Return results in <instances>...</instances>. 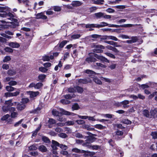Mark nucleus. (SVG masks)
I'll return each instance as SVG.
<instances>
[{"instance_id": "obj_1", "label": "nucleus", "mask_w": 157, "mask_h": 157, "mask_svg": "<svg viewBox=\"0 0 157 157\" xmlns=\"http://www.w3.org/2000/svg\"><path fill=\"white\" fill-rule=\"evenodd\" d=\"M52 113L53 115L58 117L57 120L60 121H64L66 120L65 118L63 117V115H66L72 116L75 115L76 114L70 112L63 109L61 112H59L56 109H53L52 111Z\"/></svg>"}, {"instance_id": "obj_2", "label": "nucleus", "mask_w": 157, "mask_h": 157, "mask_svg": "<svg viewBox=\"0 0 157 157\" xmlns=\"http://www.w3.org/2000/svg\"><path fill=\"white\" fill-rule=\"evenodd\" d=\"M92 48H94L93 49V51L95 53H101L103 52V49H105V47L104 46L99 44H97L93 43L92 45Z\"/></svg>"}, {"instance_id": "obj_3", "label": "nucleus", "mask_w": 157, "mask_h": 157, "mask_svg": "<svg viewBox=\"0 0 157 157\" xmlns=\"http://www.w3.org/2000/svg\"><path fill=\"white\" fill-rule=\"evenodd\" d=\"M20 93V90H18L17 91L14 92H6L5 93V96L6 98L16 96L18 95Z\"/></svg>"}, {"instance_id": "obj_4", "label": "nucleus", "mask_w": 157, "mask_h": 157, "mask_svg": "<svg viewBox=\"0 0 157 157\" xmlns=\"http://www.w3.org/2000/svg\"><path fill=\"white\" fill-rule=\"evenodd\" d=\"M78 82L79 84H86L89 83H91L92 80L90 78H87L84 79H78Z\"/></svg>"}, {"instance_id": "obj_5", "label": "nucleus", "mask_w": 157, "mask_h": 157, "mask_svg": "<svg viewBox=\"0 0 157 157\" xmlns=\"http://www.w3.org/2000/svg\"><path fill=\"white\" fill-rule=\"evenodd\" d=\"M89 57L86 58L85 59V61L87 62L88 63L94 62L97 60V59L93 56L91 53H89Z\"/></svg>"}, {"instance_id": "obj_6", "label": "nucleus", "mask_w": 157, "mask_h": 157, "mask_svg": "<svg viewBox=\"0 0 157 157\" xmlns=\"http://www.w3.org/2000/svg\"><path fill=\"white\" fill-rule=\"evenodd\" d=\"M132 25L131 24H124L121 25H113V24H109V27H116L118 28L119 27H124V28H127V27H130L132 26Z\"/></svg>"}, {"instance_id": "obj_7", "label": "nucleus", "mask_w": 157, "mask_h": 157, "mask_svg": "<svg viewBox=\"0 0 157 157\" xmlns=\"http://www.w3.org/2000/svg\"><path fill=\"white\" fill-rule=\"evenodd\" d=\"M60 145V144L54 140H52V144H51V147L52 148V150H57L58 148L57 147H59Z\"/></svg>"}, {"instance_id": "obj_8", "label": "nucleus", "mask_w": 157, "mask_h": 157, "mask_svg": "<svg viewBox=\"0 0 157 157\" xmlns=\"http://www.w3.org/2000/svg\"><path fill=\"white\" fill-rule=\"evenodd\" d=\"M82 153H84L83 155L85 157H88L89 156H91L95 154V153L94 152H90L89 151H86L84 150H82Z\"/></svg>"}, {"instance_id": "obj_9", "label": "nucleus", "mask_w": 157, "mask_h": 157, "mask_svg": "<svg viewBox=\"0 0 157 157\" xmlns=\"http://www.w3.org/2000/svg\"><path fill=\"white\" fill-rule=\"evenodd\" d=\"M88 76L89 78H93V81L97 84L99 85L102 84L101 81L96 77H95L94 75H89Z\"/></svg>"}, {"instance_id": "obj_10", "label": "nucleus", "mask_w": 157, "mask_h": 157, "mask_svg": "<svg viewBox=\"0 0 157 157\" xmlns=\"http://www.w3.org/2000/svg\"><path fill=\"white\" fill-rule=\"evenodd\" d=\"M1 21L3 24H0V30H2L5 29H8L10 27L11 28V27L10 26V25L5 24L6 23L5 21Z\"/></svg>"}, {"instance_id": "obj_11", "label": "nucleus", "mask_w": 157, "mask_h": 157, "mask_svg": "<svg viewBox=\"0 0 157 157\" xmlns=\"http://www.w3.org/2000/svg\"><path fill=\"white\" fill-rule=\"evenodd\" d=\"M8 45L12 48H18L20 45L19 43L16 42H11L9 43Z\"/></svg>"}, {"instance_id": "obj_12", "label": "nucleus", "mask_w": 157, "mask_h": 157, "mask_svg": "<svg viewBox=\"0 0 157 157\" xmlns=\"http://www.w3.org/2000/svg\"><path fill=\"white\" fill-rule=\"evenodd\" d=\"M37 19H42L44 20H46L47 19V17L45 15L43 14V12L38 13L36 15Z\"/></svg>"}, {"instance_id": "obj_13", "label": "nucleus", "mask_w": 157, "mask_h": 157, "mask_svg": "<svg viewBox=\"0 0 157 157\" xmlns=\"http://www.w3.org/2000/svg\"><path fill=\"white\" fill-rule=\"evenodd\" d=\"M41 140L44 143L49 144H51V142L50 140L48 137L45 136H42Z\"/></svg>"}, {"instance_id": "obj_14", "label": "nucleus", "mask_w": 157, "mask_h": 157, "mask_svg": "<svg viewBox=\"0 0 157 157\" xmlns=\"http://www.w3.org/2000/svg\"><path fill=\"white\" fill-rule=\"evenodd\" d=\"M26 105L24 104L19 103L17 104L16 108L18 110L21 111L24 109Z\"/></svg>"}, {"instance_id": "obj_15", "label": "nucleus", "mask_w": 157, "mask_h": 157, "mask_svg": "<svg viewBox=\"0 0 157 157\" xmlns=\"http://www.w3.org/2000/svg\"><path fill=\"white\" fill-rule=\"evenodd\" d=\"M68 42H69L68 40H64L61 42H59L58 44L59 45V48L62 49Z\"/></svg>"}, {"instance_id": "obj_16", "label": "nucleus", "mask_w": 157, "mask_h": 157, "mask_svg": "<svg viewBox=\"0 0 157 157\" xmlns=\"http://www.w3.org/2000/svg\"><path fill=\"white\" fill-rule=\"evenodd\" d=\"M30 98H33L38 95L39 94V92L38 91H30Z\"/></svg>"}, {"instance_id": "obj_17", "label": "nucleus", "mask_w": 157, "mask_h": 157, "mask_svg": "<svg viewBox=\"0 0 157 157\" xmlns=\"http://www.w3.org/2000/svg\"><path fill=\"white\" fill-rule=\"evenodd\" d=\"M7 16L11 17H14L13 15L10 12L8 13L5 12V13H0V16L3 17H6Z\"/></svg>"}, {"instance_id": "obj_18", "label": "nucleus", "mask_w": 157, "mask_h": 157, "mask_svg": "<svg viewBox=\"0 0 157 157\" xmlns=\"http://www.w3.org/2000/svg\"><path fill=\"white\" fill-rule=\"evenodd\" d=\"M39 150L42 152H47L48 150L46 147L43 145H41L39 146L38 148Z\"/></svg>"}, {"instance_id": "obj_19", "label": "nucleus", "mask_w": 157, "mask_h": 157, "mask_svg": "<svg viewBox=\"0 0 157 157\" xmlns=\"http://www.w3.org/2000/svg\"><path fill=\"white\" fill-rule=\"evenodd\" d=\"M86 137L87 139L86 140V141H88L90 143L93 142L95 139V138L93 136H86Z\"/></svg>"}, {"instance_id": "obj_20", "label": "nucleus", "mask_w": 157, "mask_h": 157, "mask_svg": "<svg viewBox=\"0 0 157 157\" xmlns=\"http://www.w3.org/2000/svg\"><path fill=\"white\" fill-rule=\"evenodd\" d=\"M83 128L86 129L88 131H94L95 130L94 128L90 127V125L84 124L82 126Z\"/></svg>"}, {"instance_id": "obj_21", "label": "nucleus", "mask_w": 157, "mask_h": 157, "mask_svg": "<svg viewBox=\"0 0 157 157\" xmlns=\"http://www.w3.org/2000/svg\"><path fill=\"white\" fill-rule=\"evenodd\" d=\"M7 73L9 75L13 76L16 74V71L15 70L10 69L8 70Z\"/></svg>"}, {"instance_id": "obj_22", "label": "nucleus", "mask_w": 157, "mask_h": 157, "mask_svg": "<svg viewBox=\"0 0 157 157\" xmlns=\"http://www.w3.org/2000/svg\"><path fill=\"white\" fill-rule=\"evenodd\" d=\"M109 24L104 22H102L101 24H97L96 28H99L105 26H109Z\"/></svg>"}, {"instance_id": "obj_23", "label": "nucleus", "mask_w": 157, "mask_h": 157, "mask_svg": "<svg viewBox=\"0 0 157 157\" xmlns=\"http://www.w3.org/2000/svg\"><path fill=\"white\" fill-rule=\"evenodd\" d=\"M46 76L44 74H39L38 76V78L39 80H40L41 82H43L44 80L46 78Z\"/></svg>"}, {"instance_id": "obj_24", "label": "nucleus", "mask_w": 157, "mask_h": 157, "mask_svg": "<svg viewBox=\"0 0 157 157\" xmlns=\"http://www.w3.org/2000/svg\"><path fill=\"white\" fill-rule=\"evenodd\" d=\"M80 107L77 103H75L73 104L71 107L72 110H77L80 109Z\"/></svg>"}, {"instance_id": "obj_25", "label": "nucleus", "mask_w": 157, "mask_h": 157, "mask_svg": "<svg viewBox=\"0 0 157 157\" xmlns=\"http://www.w3.org/2000/svg\"><path fill=\"white\" fill-rule=\"evenodd\" d=\"M82 3L81 2L79 1H74L72 3V5L73 6H81L82 5Z\"/></svg>"}, {"instance_id": "obj_26", "label": "nucleus", "mask_w": 157, "mask_h": 157, "mask_svg": "<svg viewBox=\"0 0 157 157\" xmlns=\"http://www.w3.org/2000/svg\"><path fill=\"white\" fill-rule=\"evenodd\" d=\"M16 89L11 86H7L6 87V90L8 92H11L15 90Z\"/></svg>"}, {"instance_id": "obj_27", "label": "nucleus", "mask_w": 157, "mask_h": 157, "mask_svg": "<svg viewBox=\"0 0 157 157\" xmlns=\"http://www.w3.org/2000/svg\"><path fill=\"white\" fill-rule=\"evenodd\" d=\"M107 48L108 49L113 51L116 53H118L119 52V51H118L117 49L114 47L110 46H107Z\"/></svg>"}, {"instance_id": "obj_28", "label": "nucleus", "mask_w": 157, "mask_h": 157, "mask_svg": "<svg viewBox=\"0 0 157 157\" xmlns=\"http://www.w3.org/2000/svg\"><path fill=\"white\" fill-rule=\"evenodd\" d=\"M37 144H34L29 147V149L30 151L36 150L37 149Z\"/></svg>"}, {"instance_id": "obj_29", "label": "nucleus", "mask_w": 157, "mask_h": 157, "mask_svg": "<svg viewBox=\"0 0 157 157\" xmlns=\"http://www.w3.org/2000/svg\"><path fill=\"white\" fill-rule=\"evenodd\" d=\"M75 88L76 89L78 93H82L84 91L83 88L79 86H76L75 87Z\"/></svg>"}, {"instance_id": "obj_30", "label": "nucleus", "mask_w": 157, "mask_h": 157, "mask_svg": "<svg viewBox=\"0 0 157 157\" xmlns=\"http://www.w3.org/2000/svg\"><path fill=\"white\" fill-rule=\"evenodd\" d=\"M96 26H97V24H88L86 25L85 27L86 28H96Z\"/></svg>"}, {"instance_id": "obj_31", "label": "nucleus", "mask_w": 157, "mask_h": 157, "mask_svg": "<svg viewBox=\"0 0 157 157\" xmlns=\"http://www.w3.org/2000/svg\"><path fill=\"white\" fill-rule=\"evenodd\" d=\"M94 3L97 5H102L103 4L104 0H94Z\"/></svg>"}, {"instance_id": "obj_32", "label": "nucleus", "mask_w": 157, "mask_h": 157, "mask_svg": "<svg viewBox=\"0 0 157 157\" xmlns=\"http://www.w3.org/2000/svg\"><path fill=\"white\" fill-rule=\"evenodd\" d=\"M41 109L40 107H38L36 109L33 110L30 112V113H38L40 112Z\"/></svg>"}, {"instance_id": "obj_33", "label": "nucleus", "mask_w": 157, "mask_h": 157, "mask_svg": "<svg viewBox=\"0 0 157 157\" xmlns=\"http://www.w3.org/2000/svg\"><path fill=\"white\" fill-rule=\"evenodd\" d=\"M48 70L47 68H45L44 67H41L39 68V71L44 73L47 72Z\"/></svg>"}, {"instance_id": "obj_34", "label": "nucleus", "mask_w": 157, "mask_h": 157, "mask_svg": "<svg viewBox=\"0 0 157 157\" xmlns=\"http://www.w3.org/2000/svg\"><path fill=\"white\" fill-rule=\"evenodd\" d=\"M122 123L126 124H130L132 123V122L128 119H123L122 120Z\"/></svg>"}, {"instance_id": "obj_35", "label": "nucleus", "mask_w": 157, "mask_h": 157, "mask_svg": "<svg viewBox=\"0 0 157 157\" xmlns=\"http://www.w3.org/2000/svg\"><path fill=\"white\" fill-rule=\"evenodd\" d=\"M48 123L49 125H52L56 123V121L52 118H49L48 120Z\"/></svg>"}, {"instance_id": "obj_36", "label": "nucleus", "mask_w": 157, "mask_h": 157, "mask_svg": "<svg viewBox=\"0 0 157 157\" xmlns=\"http://www.w3.org/2000/svg\"><path fill=\"white\" fill-rule=\"evenodd\" d=\"M94 127L96 128L99 129H103L105 127V126H103L101 124H96L94 126Z\"/></svg>"}, {"instance_id": "obj_37", "label": "nucleus", "mask_w": 157, "mask_h": 157, "mask_svg": "<svg viewBox=\"0 0 157 157\" xmlns=\"http://www.w3.org/2000/svg\"><path fill=\"white\" fill-rule=\"evenodd\" d=\"M143 114L144 116L147 117H148L149 116V112L148 110H144L143 111Z\"/></svg>"}, {"instance_id": "obj_38", "label": "nucleus", "mask_w": 157, "mask_h": 157, "mask_svg": "<svg viewBox=\"0 0 157 157\" xmlns=\"http://www.w3.org/2000/svg\"><path fill=\"white\" fill-rule=\"evenodd\" d=\"M10 116L9 114H6L3 116L1 118V120L2 121H7L9 117H10Z\"/></svg>"}, {"instance_id": "obj_39", "label": "nucleus", "mask_w": 157, "mask_h": 157, "mask_svg": "<svg viewBox=\"0 0 157 157\" xmlns=\"http://www.w3.org/2000/svg\"><path fill=\"white\" fill-rule=\"evenodd\" d=\"M60 102L63 104H68L71 103L70 101L68 100L67 99H62L60 100Z\"/></svg>"}, {"instance_id": "obj_40", "label": "nucleus", "mask_w": 157, "mask_h": 157, "mask_svg": "<svg viewBox=\"0 0 157 157\" xmlns=\"http://www.w3.org/2000/svg\"><path fill=\"white\" fill-rule=\"evenodd\" d=\"M151 135L153 139H155L157 138V131L152 132Z\"/></svg>"}, {"instance_id": "obj_41", "label": "nucleus", "mask_w": 157, "mask_h": 157, "mask_svg": "<svg viewBox=\"0 0 157 157\" xmlns=\"http://www.w3.org/2000/svg\"><path fill=\"white\" fill-rule=\"evenodd\" d=\"M151 115L152 117H154L155 114L157 113V110L155 109L151 110L150 111Z\"/></svg>"}, {"instance_id": "obj_42", "label": "nucleus", "mask_w": 157, "mask_h": 157, "mask_svg": "<svg viewBox=\"0 0 157 157\" xmlns=\"http://www.w3.org/2000/svg\"><path fill=\"white\" fill-rule=\"evenodd\" d=\"M10 105H7L6 106H2V109L3 111L6 112L7 111H9Z\"/></svg>"}, {"instance_id": "obj_43", "label": "nucleus", "mask_w": 157, "mask_h": 157, "mask_svg": "<svg viewBox=\"0 0 157 157\" xmlns=\"http://www.w3.org/2000/svg\"><path fill=\"white\" fill-rule=\"evenodd\" d=\"M84 72L85 73L90 74L89 75H93V74L95 73V72L94 71L89 69H87L86 70L84 71Z\"/></svg>"}, {"instance_id": "obj_44", "label": "nucleus", "mask_w": 157, "mask_h": 157, "mask_svg": "<svg viewBox=\"0 0 157 157\" xmlns=\"http://www.w3.org/2000/svg\"><path fill=\"white\" fill-rule=\"evenodd\" d=\"M74 95V94H73V95L71 96L70 94H66L65 95H64V98L66 99H69V100H71L72 99V98L73 97V95Z\"/></svg>"}, {"instance_id": "obj_45", "label": "nucleus", "mask_w": 157, "mask_h": 157, "mask_svg": "<svg viewBox=\"0 0 157 157\" xmlns=\"http://www.w3.org/2000/svg\"><path fill=\"white\" fill-rule=\"evenodd\" d=\"M81 35L79 34H74L71 36V37L72 39H75L79 38Z\"/></svg>"}, {"instance_id": "obj_46", "label": "nucleus", "mask_w": 157, "mask_h": 157, "mask_svg": "<svg viewBox=\"0 0 157 157\" xmlns=\"http://www.w3.org/2000/svg\"><path fill=\"white\" fill-rule=\"evenodd\" d=\"M100 60L103 62H105L108 63L109 62V60H108L106 58H105V57L102 56H101Z\"/></svg>"}, {"instance_id": "obj_47", "label": "nucleus", "mask_w": 157, "mask_h": 157, "mask_svg": "<svg viewBox=\"0 0 157 157\" xmlns=\"http://www.w3.org/2000/svg\"><path fill=\"white\" fill-rule=\"evenodd\" d=\"M5 52H8L12 53L13 52V49L10 47H6L4 48Z\"/></svg>"}, {"instance_id": "obj_48", "label": "nucleus", "mask_w": 157, "mask_h": 157, "mask_svg": "<svg viewBox=\"0 0 157 157\" xmlns=\"http://www.w3.org/2000/svg\"><path fill=\"white\" fill-rule=\"evenodd\" d=\"M90 144L89 142L88 141H86V142H84L83 143L82 145L83 146L86 147L88 148H90Z\"/></svg>"}, {"instance_id": "obj_49", "label": "nucleus", "mask_w": 157, "mask_h": 157, "mask_svg": "<svg viewBox=\"0 0 157 157\" xmlns=\"http://www.w3.org/2000/svg\"><path fill=\"white\" fill-rule=\"evenodd\" d=\"M59 137L62 138H65L68 137V136L67 134L65 133H61L59 134Z\"/></svg>"}, {"instance_id": "obj_50", "label": "nucleus", "mask_w": 157, "mask_h": 157, "mask_svg": "<svg viewBox=\"0 0 157 157\" xmlns=\"http://www.w3.org/2000/svg\"><path fill=\"white\" fill-rule=\"evenodd\" d=\"M72 151L75 152L79 153H82V150H80V149L76 148H73L72 149Z\"/></svg>"}, {"instance_id": "obj_51", "label": "nucleus", "mask_w": 157, "mask_h": 157, "mask_svg": "<svg viewBox=\"0 0 157 157\" xmlns=\"http://www.w3.org/2000/svg\"><path fill=\"white\" fill-rule=\"evenodd\" d=\"M9 8H7L6 7L0 6V12L5 13L6 11H7Z\"/></svg>"}, {"instance_id": "obj_52", "label": "nucleus", "mask_w": 157, "mask_h": 157, "mask_svg": "<svg viewBox=\"0 0 157 157\" xmlns=\"http://www.w3.org/2000/svg\"><path fill=\"white\" fill-rule=\"evenodd\" d=\"M108 39H111L116 41L118 40V39L116 37L112 36H108Z\"/></svg>"}, {"instance_id": "obj_53", "label": "nucleus", "mask_w": 157, "mask_h": 157, "mask_svg": "<svg viewBox=\"0 0 157 157\" xmlns=\"http://www.w3.org/2000/svg\"><path fill=\"white\" fill-rule=\"evenodd\" d=\"M53 10L55 11L59 12L61 10L60 7L58 6H55L53 7Z\"/></svg>"}, {"instance_id": "obj_54", "label": "nucleus", "mask_w": 157, "mask_h": 157, "mask_svg": "<svg viewBox=\"0 0 157 157\" xmlns=\"http://www.w3.org/2000/svg\"><path fill=\"white\" fill-rule=\"evenodd\" d=\"M91 148L93 150H98L100 148V146L99 145H91L90 148Z\"/></svg>"}, {"instance_id": "obj_55", "label": "nucleus", "mask_w": 157, "mask_h": 157, "mask_svg": "<svg viewBox=\"0 0 157 157\" xmlns=\"http://www.w3.org/2000/svg\"><path fill=\"white\" fill-rule=\"evenodd\" d=\"M17 115L18 113L17 112H13L11 113L10 116L12 118H14L17 117Z\"/></svg>"}, {"instance_id": "obj_56", "label": "nucleus", "mask_w": 157, "mask_h": 157, "mask_svg": "<svg viewBox=\"0 0 157 157\" xmlns=\"http://www.w3.org/2000/svg\"><path fill=\"white\" fill-rule=\"evenodd\" d=\"M43 84L42 83L38 82L36 84H35V88L39 89L43 86Z\"/></svg>"}, {"instance_id": "obj_57", "label": "nucleus", "mask_w": 157, "mask_h": 157, "mask_svg": "<svg viewBox=\"0 0 157 157\" xmlns=\"http://www.w3.org/2000/svg\"><path fill=\"white\" fill-rule=\"evenodd\" d=\"M42 60L44 61H49V56L47 55H45L43 56Z\"/></svg>"}, {"instance_id": "obj_58", "label": "nucleus", "mask_w": 157, "mask_h": 157, "mask_svg": "<svg viewBox=\"0 0 157 157\" xmlns=\"http://www.w3.org/2000/svg\"><path fill=\"white\" fill-rule=\"evenodd\" d=\"M108 36L105 35V36H101L99 37L100 38V40L101 41H102L103 40H105L107 39H108Z\"/></svg>"}, {"instance_id": "obj_59", "label": "nucleus", "mask_w": 157, "mask_h": 157, "mask_svg": "<svg viewBox=\"0 0 157 157\" xmlns=\"http://www.w3.org/2000/svg\"><path fill=\"white\" fill-rule=\"evenodd\" d=\"M103 14L104 13H103L101 12H99L95 13V15L97 17L100 18L101 17H103Z\"/></svg>"}, {"instance_id": "obj_60", "label": "nucleus", "mask_w": 157, "mask_h": 157, "mask_svg": "<svg viewBox=\"0 0 157 157\" xmlns=\"http://www.w3.org/2000/svg\"><path fill=\"white\" fill-rule=\"evenodd\" d=\"M76 122L78 124H83L85 123V122L84 121L82 120H78L76 121Z\"/></svg>"}, {"instance_id": "obj_61", "label": "nucleus", "mask_w": 157, "mask_h": 157, "mask_svg": "<svg viewBox=\"0 0 157 157\" xmlns=\"http://www.w3.org/2000/svg\"><path fill=\"white\" fill-rule=\"evenodd\" d=\"M29 101V99L27 98H22L21 99L22 102L23 104L28 103Z\"/></svg>"}, {"instance_id": "obj_62", "label": "nucleus", "mask_w": 157, "mask_h": 157, "mask_svg": "<svg viewBox=\"0 0 157 157\" xmlns=\"http://www.w3.org/2000/svg\"><path fill=\"white\" fill-rule=\"evenodd\" d=\"M54 50L56 51H61L62 50V49L59 48V45L57 44L55 47Z\"/></svg>"}, {"instance_id": "obj_63", "label": "nucleus", "mask_w": 157, "mask_h": 157, "mask_svg": "<svg viewBox=\"0 0 157 157\" xmlns=\"http://www.w3.org/2000/svg\"><path fill=\"white\" fill-rule=\"evenodd\" d=\"M105 54L109 57L113 59H115L116 57L112 53L109 52H106Z\"/></svg>"}, {"instance_id": "obj_64", "label": "nucleus", "mask_w": 157, "mask_h": 157, "mask_svg": "<svg viewBox=\"0 0 157 157\" xmlns=\"http://www.w3.org/2000/svg\"><path fill=\"white\" fill-rule=\"evenodd\" d=\"M108 142L110 145L112 147L114 146L115 144V141L112 140V139H110L108 141Z\"/></svg>"}]
</instances>
